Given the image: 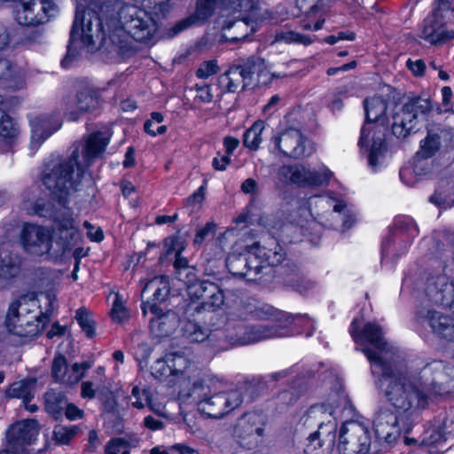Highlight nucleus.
<instances>
[{
  "mask_svg": "<svg viewBox=\"0 0 454 454\" xmlns=\"http://www.w3.org/2000/svg\"><path fill=\"white\" fill-rule=\"evenodd\" d=\"M355 318L349 333L371 364L372 373L379 375L378 387L389 407H380L375 413L373 428L377 437L388 444L395 443L403 434L409 433L427 406L430 394H439L447 383L445 365L441 361L423 366L404 365L395 360L387 361L390 348L382 329L374 323L364 325Z\"/></svg>",
  "mask_w": 454,
  "mask_h": 454,
  "instance_id": "nucleus-1",
  "label": "nucleus"
},
{
  "mask_svg": "<svg viewBox=\"0 0 454 454\" xmlns=\"http://www.w3.org/2000/svg\"><path fill=\"white\" fill-rule=\"evenodd\" d=\"M111 136L109 130L91 133L83 145L82 160L79 149L75 148L69 157L56 156L46 160L42 167L41 181L57 204L39 198L35 191L27 190L23 193L22 209L28 215L50 219L59 227H74L73 213L67 206L68 198L78 190L85 169L105 152Z\"/></svg>",
  "mask_w": 454,
  "mask_h": 454,
  "instance_id": "nucleus-2",
  "label": "nucleus"
},
{
  "mask_svg": "<svg viewBox=\"0 0 454 454\" xmlns=\"http://www.w3.org/2000/svg\"><path fill=\"white\" fill-rule=\"evenodd\" d=\"M222 381L215 375L205 372L192 381V388L178 391L181 403L194 404L204 416L220 419L239 407L242 402L239 391L223 393Z\"/></svg>",
  "mask_w": 454,
  "mask_h": 454,
  "instance_id": "nucleus-3",
  "label": "nucleus"
},
{
  "mask_svg": "<svg viewBox=\"0 0 454 454\" xmlns=\"http://www.w3.org/2000/svg\"><path fill=\"white\" fill-rule=\"evenodd\" d=\"M366 123L362 127L358 145L369 150L368 163L376 170L383 163L386 151L385 136L389 122L387 104L381 97L374 96L364 100Z\"/></svg>",
  "mask_w": 454,
  "mask_h": 454,
  "instance_id": "nucleus-4",
  "label": "nucleus"
},
{
  "mask_svg": "<svg viewBox=\"0 0 454 454\" xmlns=\"http://www.w3.org/2000/svg\"><path fill=\"white\" fill-rule=\"evenodd\" d=\"M284 258L282 247L276 239H270L265 245L254 243L249 246L244 254H230L226 265L233 275L254 280L262 269L278 266Z\"/></svg>",
  "mask_w": 454,
  "mask_h": 454,
  "instance_id": "nucleus-5",
  "label": "nucleus"
},
{
  "mask_svg": "<svg viewBox=\"0 0 454 454\" xmlns=\"http://www.w3.org/2000/svg\"><path fill=\"white\" fill-rule=\"evenodd\" d=\"M51 308L43 312L34 294L20 296L13 301L5 317V327L12 334L20 337H34L39 334L49 320Z\"/></svg>",
  "mask_w": 454,
  "mask_h": 454,
  "instance_id": "nucleus-6",
  "label": "nucleus"
},
{
  "mask_svg": "<svg viewBox=\"0 0 454 454\" xmlns=\"http://www.w3.org/2000/svg\"><path fill=\"white\" fill-rule=\"evenodd\" d=\"M70 229H23L21 244L32 256L50 254L53 257L69 251L78 237L69 232Z\"/></svg>",
  "mask_w": 454,
  "mask_h": 454,
  "instance_id": "nucleus-7",
  "label": "nucleus"
},
{
  "mask_svg": "<svg viewBox=\"0 0 454 454\" xmlns=\"http://www.w3.org/2000/svg\"><path fill=\"white\" fill-rule=\"evenodd\" d=\"M120 28L111 35L113 42L122 47V41L117 40L123 32L136 42L153 43L158 37L160 25L155 17L145 9L132 4H124L118 11Z\"/></svg>",
  "mask_w": 454,
  "mask_h": 454,
  "instance_id": "nucleus-8",
  "label": "nucleus"
},
{
  "mask_svg": "<svg viewBox=\"0 0 454 454\" xmlns=\"http://www.w3.org/2000/svg\"><path fill=\"white\" fill-rule=\"evenodd\" d=\"M153 293V301H146L142 304V313L146 316L148 312L153 314L150 319V327L152 332L158 337H163L170 334L177 325V319L174 313L164 309L160 304L168 295L169 283L168 278L164 276H157L148 281L142 294Z\"/></svg>",
  "mask_w": 454,
  "mask_h": 454,
  "instance_id": "nucleus-9",
  "label": "nucleus"
},
{
  "mask_svg": "<svg viewBox=\"0 0 454 454\" xmlns=\"http://www.w3.org/2000/svg\"><path fill=\"white\" fill-rule=\"evenodd\" d=\"M254 74H257L258 82L267 83L279 74L268 70L265 60L258 56L247 58L243 64L231 67L218 77V83L222 91L237 93L245 90L251 84Z\"/></svg>",
  "mask_w": 454,
  "mask_h": 454,
  "instance_id": "nucleus-10",
  "label": "nucleus"
},
{
  "mask_svg": "<svg viewBox=\"0 0 454 454\" xmlns=\"http://www.w3.org/2000/svg\"><path fill=\"white\" fill-rule=\"evenodd\" d=\"M256 0H197L195 11L190 16L179 20L173 27L174 35L205 23L213 14L216 6L223 10H254Z\"/></svg>",
  "mask_w": 454,
  "mask_h": 454,
  "instance_id": "nucleus-11",
  "label": "nucleus"
},
{
  "mask_svg": "<svg viewBox=\"0 0 454 454\" xmlns=\"http://www.w3.org/2000/svg\"><path fill=\"white\" fill-rule=\"evenodd\" d=\"M432 110L429 98L415 97L410 98L393 116L391 124L394 136L407 137L415 132L419 119Z\"/></svg>",
  "mask_w": 454,
  "mask_h": 454,
  "instance_id": "nucleus-12",
  "label": "nucleus"
},
{
  "mask_svg": "<svg viewBox=\"0 0 454 454\" xmlns=\"http://www.w3.org/2000/svg\"><path fill=\"white\" fill-rule=\"evenodd\" d=\"M226 333H222L229 346H243L258 342L266 339L287 336L288 330L270 325H259L247 327L243 325L229 324Z\"/></svg>",
  "mask_w": 454,
  "mask_h": 454,
  "instance_id": "nucleus-13",
  "label": "nucleus"
},
{
  "mask_svg": "<svg viewBox=\"0 0 454 454\" xmlns=\"http://www.w3.org/2000/svg\"><path fill=\"white\" fill-rule=\"evenodd\" d=\"M101 32L102 22L97 12L90 10L86 11L82 17L81 22H79V16L76 14L70 31L67 52L61 61V66L64 68H68L70 67V63L74 58L72 47L76 40L80 38L84 46H90L94 43L93 37L95 35L98 36Z\"/></svg>",
  "mask_w": 454,
  "mask_h": 454,
  "instance_id": "nucleus-14",
  "label": "nucleus"
},
{
  "mask_svg": "<svg viewBox=\"0 0 454 454\" xmlns=\"http://www.w3.org/2000/svg\"><path fill=\"white\" fill-rule=\"evenodd\" d=\"M103 105L101 90L90 83H82L74 96L64 103V114L69 121H77L82 114H92Z\"/></svg>",
  "mask_w": 454,
  "mask_h": 454,
  "instance_id": "nucleus-15",
  "label": "nucleus"
},
{
  "mask_svg": "<svg viewBox=\"0 0 454 454\" xmlns=\"http://www.w3.org/2000/svg\"><path fill=\"white\" fill-rule=\"evenodd\" d=\"M450 14L448 1L438 0L432 15L425 19L420 36L431 44L444 43L454 39V30L447 27V16Z\"/></svg>",
  "mask_w": 454,
  "mask_h": 454,
  "instance_id": "nucleus-16",
  "label": "nucleus"
},
{
  "mask_svg": "<svg viewBox=\"0 0 454 454\" xmlns=\"http://www.w3.org/2000/svg\"><path fill=\"white\" fill-rule=\"evenodd\" d=\"M168 363L171 368L169 383L178 384L181 389H188L191 380L193 381L203 375L199 370L195 356L190 351H179L168 354Z\"/></svg>",
  "mask_w": 454,
  "mask_h": 454,
  "instance_id": "nucleus-17",
  "label": "nucleus"
},
{
  "mask_svg": "<svg viewBox=\"0 0 454 454\" xmlns=\"http://www.w3.org/2000/svg\"><path fill=\"white\" fill-rule=\"evenodd\" d=\"M232 12H239V15L235 20L225 21L223 30L231 31L235 29L234 35L230 36L231 41H239L247 38L257 29V24L270 18L268 10L262 7L259 0H256L254 10H230Z\"/></svg>",
  "mask_w": 454,
  "mask_h": 454,
  "instance_id": "nucleus-18",
  "label": "nucleus"
},
{
  "mask_svg": "<svg viewBox=\"0 0 454 454\" xmlns=\"http://www.w3.org/2000/svg\"><path fill=\"white\" fill-rule=\"evenodd\" d=\"M265 418L262 412H247L239 418L233 429V437L246 449H252L262 441Z\"/></svg>",
  "mask_w": 454,
  "mask_h": 454,
  "instance_id": "nucleus-19",
  "label": "nucleus"
},
{
  "mask_svg": "<svg viewBox=\"0 0 454 454\" xmlns=\"http://www.w3.org/2000/svg\"><path fill=\"white\" fill-rule=\"evenodd\" d=\"M58 13L57 5L51 0H21L15 19L22 26H38Z\"/></svg>",
  "mask_w": 454,
  "mask_h": 454,
  "instance_id": "nucleus-20",
  "label": "nucleus"
},
{
  "mask_svg": "<svg viewBox=\"0 0 454 454\" xmlns=\"http://www.w3.org/2000/svg\"><path fill=\"white\" fill-rule=\"evenodd\" d=\"M192 276L183 281L186 285L187 294L192 301L201 300L200 308L207 311H216L223 304V294L217 285L210 281H193Z\"/></svg>",
  "mask_w": 454,
  "mask_h": 454,
  "instance_id": "nucleus-21",
  "label": "nucleus"
},
{
  "mask_svg": "<svg viewBox=\"0 0 454 454\" xmlns=\"http://www.w3.org/2000/svg\"><path fill=\"white\" fill-rule=\"evenodd\" d=\"M370 444L368 431L362 425L348 422L341 427L338 444L340 454H367Z\"/></svg>",
  "mask_w": 454,
  "mask_h": 454,
  "instance_id": "nucleus-22",
  "label": "nucleus"
},
{
  "mask_svg": "<svg viewBox=\"0 0 454 454\" xmlns=\"http://www.w3.org/2000/svg\"><path fill=\"white\" fill-rule=\"evenodd\" d=\"M39 434L38 423L27 419L12 425L6 433L8 448H16L23 454H31L27 447L34 444Z\"/></svg>",
  "mask_w": 454,
  "mask_h": 454,
  "instance_id": "nucleus-23",
  "label": "nucleus"
},
{
  "mask_svg": "<svg viewBox=\"0 0 454 454\" xmlns=\"http://www.w3.org/2000/svg\"><path fill=\"white\" fill-rule=\"evenodd\" d=\"M306 138L299 129H289L271 138L275 151L285 157L300 159L305 153Z\"/></svg>",
  "mask_w": 454,
  "mask_h": 454,
  "instance_id": "nucleus-24",
  "label": "nucleus"
},
{
  "mask_svg": "<svg viewBox=\"0 0 454 454\" xmlns=\"http://www.w3.org/2000/svg\"><path fill=\"white\" fill-rule=\"evenodd\" d=\"M297 7L305 14V18L299 22L298 29L300 30H288L281 31L276 34V41L284 42L286 43H299L302 45H309L311 39L309 35L302 33V31L309 30L311 27L312 20L309 13L312 12L311 0H297Z\"/></svg>",
  "mask_w": 454,
  "mask_h": 454,
  "instance_id": "nucleus-25",
  "label": "nucleus"
},
{
  "mask_svg": "<svg viewBox=\"0 0 454 454\" xmlns=\"http://www.w3.org/2000/svg\"><path fill=\"white\" fill-rule=\"evenodd\" d=\"M314 412L316 417L320 415L326 416V422H322L318 426V429L314 433V442L318 441L317 444L319 447H325L326 450H331L335 441V433L337 429V423L333 417V403L322 404L319 406H314Z\"/></svg>",
  "mask_w": 454,
  "mask_h": 454,
  "instance_id": "nucleus-26",
  "label": "nucleus"
},
{
  "mask_svg": "<svg viewBox=\"0 0 454 454\" xmlns=\"http://www.w3.org/2000/svg\"><path fill=\"white\" fill-rule=\"evenodd\" d=\"M60 273L48 268L40 267L33 271L32 285L42 294H45L48 306L53 308L56 300L55 287L59 281Z\"/></svg>",
  "mask_w": 454,
  "mask_h": 454,
  "instance_id": "nucleus-27",
  "label": "nucleus"
},
{
  "mask_svg": "<svg viewBox=\"0 0 454 454\" xmlns=\"http://www.w3.org/2000/svg\"><path fill=\"white\" fill-rule=\"evenodd\" d=\"M61 123L58 120H51L45 116H39L31 121L30 150L34 154L36 150L54 132L59 130Z\"/></svg>",
  "mask_w": 454,
  "mask_h": 454,
  "instance_id": "nucleus-28",
  "label": "nucleus"
},
{
  "mask_svg": "<svg viewBox=\"0 0 454 454\" xmlns=\"http://www.w3.org/2000/svg\"><path fill=\"white\" fill-rule=\"evenodd\" d=\"M419 318L428 322L433 331L446 339H454V320L435 310H421Z\"/></svg>",
  "mask_w": 454,
  "mask_h": 454,
  "instance_id": "nucleus-29",
  "label": "nucleus"
},
{
  "mask_svg": "<svg viewBox=\"0 0 454 454\" xmlns=\"http://www.w3.org/2000/svg\"><path fill=\"white\" fill-rule=\"evenodd\" d=\"M278 176L284 183L299 186L309 185L312 181V172L301 164H285L281 166L278 170Z\"/></svg>",
  "mask_w": 454,
  "mask_h": 454,
  "instance_id": "nucleus-30",
  "label": "nucleus"
},
{
  "mask_svg": "<svg viewBox=\"0 0 454 454\" xmlns=\"http://www.w3.org/2000/svg\"><path fill=\"white\" fill-rule=\"evenodd\" d=\"M446 434H454V413L446 419L443 432L435 427L427 429L419 445L428 448L430 453H434V449L443 443Z\"/></svg>",
  "mask_w": 454,
  "mask_h": 454,
  "instance_id": "nucleus-31",
  "label": "nucleus"
},
{
  "mask_svg": "<svg viewBox=\"0 0 454 454\" xmlns=\"http://www.w3.org/2000/svg\"><path fill=\"white\" fill-rule=\"evenodd\" d=\"M436 284L440 288L429 287V295L435 303L451 306L454 303V282H449L445 277H440Z\"/></svg>",
  "mask_w": 454,
  "mask_h": 454,
  "instance_id": "nucleus-32",
  "label": "nucleus"
},
{
  "mask_svg": "<svg viewBox=\"0 0 454 454\" xmlns=\"http://www.w3.org/2000/svg\"><path fill=\"white\" fill-rule=\"evenodd\" d=\"M107 301L111 305L110 316L115 323L121 324L129 318L126 300L119 292H111L107 296Z\"/></svg>",
  "mask_w": 454,
  "mask_h": 454,
  "instance_id": "nucleus-33",
  "label": "nucleus"
},
{
  "mask_svg": "<svg viewBox=\"0 0 454 454\" xmlns=\"http://www.w3.org/2000/svg\"><path fill=\"white\" fill-rule=\"evenodd\" d=\"M20 258L8 251H0V278L10 279L18 276L20 271Z\"/></svg>",
  "mask_w": 454,
  "mask_h": 454,
  "instance_id": "nucleus-34",
  "label": "nucleus"
},
{
  "mask_svg": "<svg viewBox=\"0 0 454 454\" xmlns=\"http://www.w3.org/2000/svg\"><path fill=\"white\" fill-rule=\"evenodd\" d=\"M265 129V121L258 120L248 128L243 135V145L246 148L257 151L262 142V132Z\"/></svg>",
  "mask_w": 454,
  "mask_h": 454,
  "instance_id": "nucleus-35",
  "label": "nucleus"
},
{
  "mask_svg": "<svg viewBox=\"0 0 454 454\" xmlns=\"http://www.w3.org/2000/svg\"><path fill=\"white\" fill-rule=\"evenodd\" d=\"M441 145V137L437 133L428 132L427 137L420 141L416 157L422 160L432 158L439 152Z\"/></svg>",
  "mask_w": 454,
  "mask_h": 454,
  "instance_id": "nucleus-36",
  "label": "nucleus"
},
{
  "mask_svg": "<svg viewBox=\"0 0 454 454\" xmlns=\"http://www.w3.org/2000/svg\"><path fill=\"white\" fill-rule=\"evenodd\" d=\"M3 104V97L0 95V105ZM19 134L18 128L12 119L0 107V137L11 145Z\"/></svg>",
  "mask_w": 454,
  "mask_h": 454,
  "instance_id": "nucleus-37",
  "label": "nucleus"
},
{
  "mask_svg": "<svg viewBox=\"0 0 454 454\" xmlns=\"http://www.w3.org/2000/svg\"><path fill=\"white\" fill-rule=\"evenodd\" d=\"M217 329H214L216 331ZM184 332L186 338L191 341L201 342L213 335V330H209L197 322L188 321L184 326Z\"/></svg>",
  "mask_w": 454,
  "mask_h": 454,
  "instance_id": "nucleus-38",
  "label": "nucleus"
},
{
  "mask_svg": "<svg viewBox=\"0 0 454 454\" xmlns=\"http://www.w3.org/2000/svg\"><path fill=\"white\" fill-rule=\"evenodd\" d=\"M136 439L117 437L110 440L105 447L106 454H130L131 448L135 447Z\"/></svg>",
  "mask_w": 454,
  "mask_h": 454,
  "instance_id": "nucleus-39",
  "label": "nucleus"
},
{
  "mask_svg": "<svg viewBox=\"0 0 454 454\" xmlns=\"http://www.w3.org/2000/svg\"><path fill=\"white\" fill-rule=\"evenodd\" d=\"M91 367L90 362L74 363L68 367L67 372L65 374L63 383L67 385H73L78 383L85 375L86 372Z\"/></svg>",
  "mask_w": 454,
  "mask_h": 454,
  "instance_id": "nucleus-40",
  "label": "nucleus"
},
{
  "mask_svg": "<svg viewBox=\"0 0 454 454\" xmlns=\"http://www.w3.org/2000/svg\"><path fill=\"white\" fill-rule=\"evenodd\" d=\"M75 319L87 337L91 338L95 335V322L89 311L83 309H78L76 311Z\"/></svg>",
  "mask_w": 454,
  "mask_h": 454,
  "instance_id": "nucleus-41",
  "label": "nucleus"
},
{
  "mask_svg": "<svg viewBox=\"0 0 454 454\" xmlns=\"http://www.w3.org/2000/svg\"><path fill=\"white\" fill-rule=\"evenodd\" d=\"M449 185L439 186L434 193L429 198V201L442 208H448L453 206L454 201L450 197Z\"/></svg>",
  "mask_w": 454,
  "mask_h": 454,
  "instance_id": "nucleus-42",
  "label": "nucleus"
},
{
  "mask_svg": "<svg viewBox=\"0 0 454 454\" xmlns=\"http://www.w3.org/2000/svg\"><path fill=\"white\" fill-rule=\"evenodd\" d=\"M163 115L160 113L153 112L151 118L145 122V131L152 137L164 134L167 131L165 125H160L163 121Z\"/></svg>",
  "mask_w": 454,
  "mask_h": 454,
  "instance_id": "nucleus-43",
  "label": "nucleus"
},
{
  "mask_svg": "<svg viewBox=\"0 0 454 454\" xmlns=\"http://www.w3.org/2000/svg\"><path fill=\"white\" fill-rule=\"evenodd\" d=\"M151 372L154 378H169L171 380V368L168 363V354L163 358H158L151 366Z\"/></svg>",
  "mask_w": 454,
  "mask_h": 454,
  "instance_id": "nucleus-44",
  "label": "nucleus"
},
{
  "mask_svg": "<svg viewBox=\"0 0 454 454\" xmlns=\"http://www.w3.org/2000/svg\"><path fill=\"white\" fill-rule=\"evenodd\" d=\"M185 247V240L181 237H170L164 241V249L168 255H179Z\"/></svg>",
  "mask_w": 454,
  "mask_h": 454,
  "instance_id": "nucleus-45",
  "label": "nucleus"
},
{
  "mask_svg": "<svg viewBox=\"0 0 454 454\" xmlns=\"http://www.w3.org/2000/svg\"><path fill=\"white\" fill-rule=\"evenodd\" d=\"M77 432V428L74 426L72 427H64V426H57L54 428V438L60 444L68 443L71 439L75 435Z\"/></svg>",
  "mask_w": 454,
  "mask_h": 454,
  "instance_id": "nucleus-46",
  "label": "nucleus"
},
{
  "mask_svg": "<svg viewBox=\"0 0 454 454\" xmlns=\"http://www.w3.org/2000/svg\"><path fill=\"white\" fill-rule=\"evenodd\" d=\"M175 268L177 271V277L181 281H185L186 278L194 275V270L188 266V262L181 254L175 255Z\"/></svg>",
  "mask_w": 454,
  "mask_h": 454,
  "instance_id": "nucleus-47",
  "label": "nucleus"
},
{
  "mask_svg": "<svg viewBox=\"0 0 454 454\" xmlns=\"http://www.w3.org/2000/svg\"><path fill=\"white\" fill-rule=\"evenodd\" d=\"M67 369L66 358L63 356H55L52 364V376L57 381L63 383Z\"/></svg>",
  "mask_w": 454,
  "mask_h": 454,
  "instance_id": "nucleus-48",
  "label": "nucleus"
},
{
  "mask_svg": "<svg viewBox=\"0 0 454 454\" xmlns=\"http://www.w3.org/2000/svg\"><path fill=\"white\" fill-rule=\"evenodd\" d=\"M219 70L216 60H207L202 62L196 71V76L200 79H207L215 74Z\"/></svg>",
  "mask_w": 454,
  "mask_h": 454,
  "instance_id": "nucleus-49",
  "label": "nucleus"
},
{
  "mask_svg": "<svg viewBox=\"0 0 454 454\" xmlns=\"http://www.w3.org/2000/svg\"><path fill=\"white\" fill-rule=\"evenodd\" d=\"M144 393H150L148 389L141 390L137 386H134L129 395L131 405L138 410L144 409L146 402L145 400Z\"/></svg>",
  "mask_w": 454,
  "mask_h": 454,
  "instance_id": "nucleus-50",
  "label": "nucleus"
},
{
  "mask_svg": "<svg viewBox=\"0 0 454 454\" xmlns=\"http://www.w3.org/2000/svg\"><path fill=\"white\" fill-rule=\"evenodd\" d=\"M205 196V186L201 185L195 191L186 201V205L192 211L197 210L200 207Z\"/></svg>",
  "mask_w": 454,
  "mask_h": 454,
  "instance_id": "nucleus-51",
  "label": "nucleus"
},
{
  "mask_svg": "<svg viewBox=\"0 0 454 454\" xmlns=\"http://www.w3.org/2000/svg\"><path fill=\"white\" fill-rule=\"evenodd\" d=\"M13 68L10 60L0 58V86H4L5 82L12 77Z\"/></svg>",
  "mask_w": 454,
  "mask_h": 454,
  "instance_id": "nucleus-52",
  "label": "nucleus"
},
{
  "mask_svg": "<svg viewBox=\"0 0 454 454\" xmlns=\"http://www.w3.org/2000/svg\"><path fill=\"white\" fill-rule=\"evenodd\" d=\"M150 354L151 348L147 345L142 344L137 348L135 353V358L137 361L140 369H144L147 366V361Z\"/></svg>",
  "mask_w": 454,
  "mask_h": 454,
  "instance_id": "nucleus-53",
  "label": "nucleus"
},
{
  "mask_svg": "<svg viewBox=\"0 0 454 454\" xmlns=\"http://www.w3.org/2000/svg\"><path fill=\"white\" fill-rule=\"evenodd\" d=\"M331 176L332 172L329 169L324 167L319 168L317 171H314V186L327 184Z\"/></svg>",
  "mask_w": 454,
  "mask_h": 454,
  "instance_id": "nucleus-54",
  "label": "nucleus"
},
{
  "mask_svg": "<svg viewBox=\"0 0 454 454\" xmlns=\"http://www.w3.org/2000/svg\"><path fill=\"white\" fill-rule=\"evenodd\" d=\"M27 384L25 382H15L9 389V395L16 398H27Z\"/></svg>",
  "mask_w": 454,
  "mask_h": 454,
  "instance_id": "nucleus-55",
  "label": "nucleus"
},
{
  "mask_svg": "<svg viewBox=\"0 0 454 454\" xmlns=\"http://www.w3.org/2000/svg\"><path fill=\"white\" fill-rule=\"evenodd\" d=\"M406 67L416 76L423 75L425 69H426V64L422 59H417L415 61H413L411 59H408L406 62Z\"/></svg>",
  "mask_w": 454,
  "mask_h": 454,
  "instance_id": "nucleus-56",
  "label": "nucleus"
},
{
  "mask_svg": "<svg viewBox=\"0 0 454 454\" xmlns=\"http://www.w3.org/2000/svg\"><path fill=\"white\" fill-rule=\"evenodd\" d=\"M145 400L150 410L160 416H166L165 406L160 403H156L153 401L150 393H144Z\"/></svg>",
  "mask_w": 454,
  "mask_h": 454,
  "instance_id": "nucleus-57",
  "label": "nucleus"
},
{
  "mask_svg": "<svg viewBox=\"0 0 454 454\" xmlns=\"http://www.w3.org/2000/svg\"><path fill=\"white\" fill-rule=\"evenodd\" d=\"M231 155L225 153L221 157H215L212 160V166L215 170L223 171L227 166L231 163Z\"/></svg>",
  "mask_w": 454,
  "mask_h": 454,
  "instance_id": "nucleus-58",
  "label": "nucleus"
},
{
  "mask_svg": "<svg viewBox=\"0 0 454 454\" xmlns=\"http://www.w3.org/2000/svg\"><path fill=\"white\" fill-rule=\"evenodd\" d=\"M223 145L225 148V153L231 156L233 152L238 148L239 145V140L238 138H235L233 137H226L223 139Z\"/></svg>",
  "mask_w": 454,
  "mask_h": 454,
  "instance_id": "nucleus-59",
  "label": "nucleus"
},
{
  "mask_svg": "<svg viewBox=\"0 0 454 454\" xmlns=\"http://www.w3.org/2000/svg\"><path fill=\"white\" fill-rule=\"evenodd\" d=\"M66 416L70 420H75L82 417L83 411L73 403L67 404Z\"/></svg>",
  "mask_w": 454,
  "mask_h": 454,
  "instance_id": "nucleus-60",
  "label": "nucleus"
},
{
  "mask_svg": "<svg viewBox=\"0 0 454 454\" xmlns=\"http://www.w3.org/2000/svg\"><path fill=\"white\" fill-rule=\"evenodd\" d=\"M10 43V34L6 27L0 23V51H4Z\"/></svg>",
  "mask_w": 454,
  "mask_h": 454,
  "instance_id": "nucleus-61",
  "label": "nucleus"
},
{
  "mask_svg": "<svg viewBox=\"0 0 454 454\" xmlns=\"http://www.w3.org/2000/svg\"><path fill=\"white\" fill-rule=\"evenodd\" d=\"M257 189V182L253 178L246 179L241 184V191L246 193H253Z\"/></svg>",
  "mask_w": 454,
  "mask_h": 454,
  "instance_id": "nucleus-62",
  "label": "nucleus"
},
{
  "mask_svg": "<svg viewBox=\"0 0 454 454\" xmlns=\"http://www.w3.org/2000/svg\"><path fill=\"white\" fill-rule=\"evenodd\" d=\"M135 150L133 147H129L125 153V159L123 160V167L126 168L135 166Z\"/></svg>",
  "mask_w": 454,
  "mask_h": 454,
  "instance_id": "nucleus-63",
  "label": "nucleus"
},
{
  "mask_svg": "<svg viewBox=\"0 0 454 454\" xmlns=\"http://www.w3.org/2000/svg\"><path fill=\"white\" fill-rule=\"evenodd\" d=\"M144 422L145 426L151 430H159L162 428V422L151 416L145 417Z\"/></svg>",
  "mask_w": 454,
  "mask_h": 454,
  "instance_id": "nucleus-64",
  "label": "nucleus"
}]
</instances>
